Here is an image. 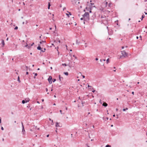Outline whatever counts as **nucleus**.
I'll return each mask as SVG.
<instances>
[{"label":"nucleus","mask_w":147,"mask_h":147,"mask_svg":"<svg viewBox=\"0 0 147 147\" xmlns=\"http://www.w3.org/2000/svg\"><path fill=\"white\" fill-rule=\"evenodd\" d=\"M86 9L88 11L89 10L88 8L87 7L86 8Z\"/></svg>","instance_id":"nucleus-45"},{"label":"nucleus","mask_w":147,"mask_h":147,"mask_svg":"<svg viewBox=\"0 0 147 147\" xmlns=\"http://www.w3.org/2000/svg\"><path fill=\"white\" fill-rule=\"evenodd\" d=\"M26 102H28L30 100V99L28 98H26L25 100Z\"/></svg>","instance_id":"nucleus-8"},{"label":"nucleus","mask_w":147,"mask_h":147,"mask_svg":"<svg viewBox=\"0 0 147 147\" xmlns=\"http://www.w3.org/2000/svg\"><path fill=\"white\" fill-rule=\"evenodd\" d=\"M109 61V58H108L106 61V62H107V63H108Z\"/></svg>","instance_id":"nucleus-23"},{"label":"nucleus","mask_w":147,"mask_h":147,"mask_svg":"<svg viewBox=\"0 0 147 147\" xmlns=\"http://www.w3.org/2000/svg\"><path fill=\"white\" fill-rule=\"evenodd\" d=\"M51 45L53 46H55V45H54V44L52 43L51 44Z\"/></svg>","instance_id":"nucleus-61"},{"label":"nucleus","mask_w":147,"mask_h":147,"mask_svg":"<svg viewBox=\"0 0 147 147\" xmlns=\"http://www.w3.org/2000/svg\"><path fill=\"white\" fill-rule=\"evenodd\" d=\"M56 81V79H54L53 80V82H54L55 81Z\"/></svg>","instance_id":"nucleus-32"},{"label":"nucleus","mask_w":147,"mask_h":147,"mask_svg":"<svg viewBox=\"0 0 147 147\" xmlns=\"http://www.w3.org/2000/svg\"><path fill=\"white\" fill-rule=\"evenodd\" d=\"M88 87H91V86H90L89 85H88Z\"/></svg>","instance_id":"nucleus-53"},{"label":"nucleus","mask_w":147,"mask_h":147,"mask_svg":"<svg viewBox=\"0 0 147 147\" xmlns=\"http://www.w3.org/2000/svg\"><path fill=\"white\" fill-rule=\"evenodd\" d=\"M30 107V106H29V105L28 106H27V107L29 108V107Z\"/></svg>","instance_id":"nucleus-60"},{"label":"nucleus","mask_w":147,"mask_h":147,"mask_svg":"<svg viewBox=\"0 0 147 147\" xmlns=\"http://www.w3.org/2000/svg\"><path fill=\"white\" fill-rule=\"evenodd\" d=\"M26 102L25 101V100H23L22 101V103L23 104H24Z\"/></svg>","instance_id":"nucleus-19"},{"label":"nucleus","mask_w":147,"mask_h":147,"mask_svg":"<svg viewBox=\"0 0 147 147\" xmlns=\"http://www.w3.org/2000/svg\"><path fill=\"white\" fill-rule=\"evenodd\" d=\"M73 56L74 57L75 59H77V57H76L74 55H73Z\"/></svg>","instance_id":"nucleus-35"},{"label":"nucleus","mask_w":147,"mask_h":147,"mask_svg":"<svg viewBox=\"0 0 147 147\" xmlns=\"http://www.w3.org/2000/svg\"><path fill=\"white\" fill-rule=\"evenodd\" d=\"M95 60L96 61L98 60V58H96V59H95Z\"/></svg>","instance_id":"nucleus-42"},{"label":"nucleus","mask_w":147,"mask_h":147,"mask_svg":"<svg viewBox=\"0 0 147 147\" xmlns=\"http://www.w3.org/2000/svg\"><path fill=\"white\" fill-rule=\"evenodd\" d=\"M144 13H145V14L146 15H147V13H146V12H144Z\"/></svg>","instance_id":"nucleus-63"},{"label":"nucleus","mask_w":147,"mask_h":147,"mask_svg":"<svg viewBox=\"0 0 147 147\" xmlns=\"http://www.w3.org/2000/svg\"><path fill=\"white\" fill-rule=\"evenodd\" d=\"M128 109V108H126L125 109H123V111H125L126 110H127Z\"/></svg>","instance_id":"nucleus-17"},{"label":"nucleus","mask_w":147,"mask_h":147,"mask_svg":"<svg viewBox=\"0 0 147 147\" xmlns=\"http://www.w3.org/2000/svg\"><path fill=\"white\" fill-rule=\"evenodd\" d=\"M46 49L45 48H44V50H41V51L42 52H44L46 50Z\"/></svg>","instance_id":"nucleus-15"},{"label":"nucleus","mask_w":147,"mask_h":147,"mask_svg":"<svg viewBox=\"0 0 147 147\" xmlns=\"http://www.w3.org/2000/svg\"><path fill=\"white\" fill-rule=\"evenodd\" d=\"M51 6V4L50 2L49 3L48 6L50 7Z\"/></svg>","instance_id":"nucleus-33"},{"label":"nucleus","mask_w":147,"mask_h":147,"mask_svg":"<svg viewBox=\"0 0 147 147\" xmlns=\"http://www.w3.org/2000/svg\"><path fill=\"white\" fill-rule=\"evenodd\" d=\"M51 125H53V120H52Z\"/></svg>","instance_id":"nucleus-36"},{"label":"nucleus","mask_w":147,"mask_h":147,"mask_svg":"<svg viewBox=\"0 0 147 147\" xmlns=\"http://www.w3.org/2000/svg\"><path fill=\"white\" fill-rule=\"evenodd\" d=\"M64 74L66 76H67L68 75V73L67 72H64Z\"/></svg>","instance_id":"nucleus-14"},{"label":"nucleus","mask_w":147,"mask_h":147,"mask_svg":"<svg viewBox=\"0 0 147 147\" xmlns=\"http://www.w3.org/2000/svg\"><path fill=\"white\" fill-rule=\"evenodd\" d=\"M38 46L37 47V49L38 50H41V49H42V48H41V47L40 46V44H38Z\"/></svg>","instance_id":"nucleus-6"},{"label":"nucleus","mask_w":147,"mask_h":147,"mask_svg":"<svg viewBox=\"0 0 147 147\" xmlns=\"http://www.w3.org/2000/svg\"><path fill=\"white\" fill-rule=\"evenodd\" d=\"M52 79V77L51 76H50L48 79V81L50 84L52 83V81L51 80Z\"/></svg>","instance_id":"nucleus-3"},{"label":"nucleus","mask_w":147,"mask_h":147,"mask_svg":"<svg viewBox=\"0 0 147 147\" xmlns=\"http://www.w3.org/2000/svg\"><path fill=\"white\" fill-rule=\"evenodd\" d=\"M34 44V42H33V43L32 44H31V46H32V45H33Z\"/></svg>","instance_id":"nucleus-49"},{"label":"nucleus","mask_w":147,"mask_h":147,"mask_svg":"<svg viewBox=\"0 0 147 147\" xmlns=\"http://www.w3.org/2000/svg\"><path fill=\"white\" fill-rule=\"evenodd\" d=\"M31 45H28L27 48L29 49L31 47Z\"/></svg>","instance_id":"nucleus-21"},{"label":"nucleus","mask_w":147,"mask_h":147,"mask_svg":"<svg viewBox=\"0 0 147 147\" xmlns=\"http://www.w3.org/2000/svg\"><path fill=\"white\" fill-rule=\"evenodd\" d=\"M62 7V5H60V7Z\"/></svg>","instance_id":"nucleus-62"},{"label":"nucleus","mask_w":147,"mask_h":147,"mask_svg":"<svg viewBox=\"0 0 147 147\" xmlns=\"http://www.w3.org/2000/svg\"><path fill=\"white\" fill-rule=\"evenodd\" d=\"M18 82H19V83H20L21 81H20V77H19V76H18Z\"/></svg>","instance_id":"nucleus-13"},{"label":"nucleus","mask_w":147,"mask_h":147,"mask_svg":"<svg viewBox=\"0 0 147 147\" xmlns=\"http://www.w3.org/2000/svg\"><path fill=\"white\" fill-rule=\"evenodd\" d=\"M1 123V118L0 117V123Z\"/></svg>","instance_id":"nucleus-44"},{"label":"nucleus","mask_w":147,"mask_h":147,"mask_svg":"<svg viewBox=\"0 0 147 147\" xmlns=\"http://www.w3.org/2000/svg\"><path fill=\"white\" fill-rule=\"evenodd\" d=\"M30 131H35L33 129H30Z\"/></svg>","instance_id":"nucleus-26"},{"label":"nucleus","mask_w":147,"mask_h":147,"mask_svg":"<svg viewBox=\"0 0 147 147\" xmlns=\"http://www.w3.org/2000/svg\"><path fill=\"white\" fill-rule=\"evenodd\" d=\"M100 102L101 104H102V102L101 100H100Z\"/></svg>","instance_id":"nucleus-40"},{"label":"nucleus","mask_w":147,"mask_h":147,"mask_svg":"<svg viewBox=\"0 0 147 147\" xmlns=\"http://www.w3.org/2000/svg\"><path fill=\"white\" fill-rule=\"evenodd\" d=\"M67 109H68L67 108V107H65V109H66V110H67Z\"/></svg>","instance_id":"nucleus-50"},{"label":"nucleus","mask_w":147,"mask_h":147,"mask_svg":"<svg viewBox=\"0 0 147 147\" xmlns=\"http://www.w3.org/2000/svg\"><path fill=\"white\" fill-rule=\"evenodd\" d=\"M68 12L69 13V15H71V12Z\"/></svg>","instance_id":"nucleus-34"},{"label":"nucleus","mask_w":147,"mask_h":147,"mask_svg":"<svg viewBox=\"0 0 147 147\" xmlns=\"http://www.w3.org/2000/svg\"><path fill=\"white\" fill-rule=\"evenodd\" d=\"M60 113H61V114H62V111H61V110H60Z\"/></svg>","instance_id":"nucleus-46"},{"label":"nucleus","mask_w":147,"mask_h":147,"mask_svg":"<svg viewBox=\"0 0 147 147\" xmlns=\"http://www.w3.org/2000/svg\"><path fill=\"white\" fill-rule=\"evenodd\" d=\"M89 12H90V13H91V12H92V11H91V8H90V9Z\"/></svg>","instance_id":"nucleus-28"},{"label":"nucleus","mask_w":147,"mask_h":147,"mask_svg":"<svg viewBox=\"0 0 147 147\" xmlns=\"http://www.w3.org/2000/svg\"><path fill=\"white\" fill-rule=\"evenodd\" d=\"M28 72H27H27H26V74L27 75H28Z\"/></svg>","instance_id":"nucleus-54"},{"label":"nucleus","mask_w":147,"mask_h":147,"mask_svg":"<svg viewBox=\"0 0 147 147\" xmlns=\"http://www.w3.org/2000/svg\"><path fill=\"white\" fill-rule=\"evenodd\" d=\"M49 134L47 135V137H49Z\"/></svg>","instance_id":"nucleus-56"},{"label":"nucleus","mask_w":147,"mask_h":147,"mask_svg":"<svg viewBox=\"0 0 147 147\" xmlns=\"http://www.w3.org/2000/svg\"><path fill=\"white\" fill-rule=\"evenodd\" d=\"M90 4L91 5H94V3H90Z\"/></svg>","instance_id":"nucleus-41"},{"label":"nucleus","mask_w":147,"mask_h":147,"mask_svg":"<svg viewBox=\"0 0 147 147\" xmlns=\"http://www.w3.org/2000/svg\"><path fill=\"white\" fill-rule=\"evenodd\" d=\"M121 54L122 55L120 56L119 59H121L123 57H127L128 55V54L125 51H121Z\"/></svg>","instance_id":"nucleus-2"},{"label":"nucleus","mask_w":147,"mask_h":147,"mask_svg":"<svg viewBox=\"0 0 147 147\" xmlns=\"http://www.w3.org/2000/svg\"><path fill=\"white\" fill-rule=\"evenodd\" d=\"M62 65H65V66H66L67 65L65 63H63Z\"/></svg>","instance_id":"nucleus-25"},{"label":"nucleus","mask_w":147,"mask_h":147,"mask_svg":"<svg viewBox=\"0 0 147 147\" xmlns=\"http://www.w3.org/2000/svg\"><path fill=\"white\" fill-rule=\"evenodd\" d=\"M22 132L23 134H24V132H25V129H24V127L23 125H22Z\"/></svg>","instance_id":"nucleus-5"},{"label":"nucleus","mask_w":147,"mask_h":147,"mask_svg":"<svg viewBox=\"0 0 147 147\" xmlns=\"http://www.w3.org/2000/svg\"><path fill=\"white\" fill-rule=\"evenodd\" d=\"M84 19V18H83H83H80V20H83Z\"/></svg>","instance_id":"nucleus-39"},{"label":"nucleus","mask_w":147,"mask_h":147,"mask_svg":"<svg viewBox=\"0 0 147 147\" xmlns=\"http://www.w3.org/2000/svg\"><path fill=\"white\" fill-rule=\"evenodd\" d=\"M139 37H140V38H141V40H142V38H142V36H141L140 35V36H139Z\"/></svg>","instance_id":"nucleus-47"},{"label":"nucleus","mask_w":147,"mask_h":147,"mask_svg":"<svg viewBox=\"0 0 147 147\" xmlns=\"http://www.w3.org/2000/svg\"><path fill=\"white\" fill-rule=\"evenodd\" d=\"M26 70H28V67L27 66H26Z\"/></svg>","instance_id":"nucleus-51"},{"label":"nucleus","mask_w":147,"mask_h":147,"mask_svg":"<svg viewBox=\"0 0 147 147\" xmlns=\"http://www.w3.org/2000/svg\"><path fill=\"white\" fill-rule=\"evenodd\" d=\"M37 75V73H35V76H36Z\"/></svg>","instance_id":"nucleus-43"},{"label":"nucleus","mask_w":147,"mask_h":147,"mask_svg":"<svg viewBox=\"0 0 147 147\" xmlns=\"http://www.w3.org/2000/svg\"><path fill=\"white\" fill-rule=\"evenodd\" d=\"M1 129L2 130H4V128L3 127H1Z\"/></svg>","instance_id":"nucleus-37"},{"label":"nucleus","mask_w":147,"mask_h":147,"mask_svg":"<svg viewBox=\"0 0 147 147\" xmlns=\"http://www.w3.org/2000/svg\"><path fill=\"white\" fill-rule=\"evenodd\" d=\"M107 4H108V2H106L105 3V5H106V7H107Z\"/></svg>","instance_id":"nucleus-30"},{"label":"nucleus","mask_w":147,"mask_h":147,"mask_svg":"<svg viewBox=\"0 0 147 147\" xmlns=\"http://www.w3.org/2000/svg\"><path fill=\"white\" fill-rule=\"evenodd\" d=\"M28 45L26 43V45L25 46H24V47H28Z\"/></svg>","instance_id":"nucleus-38"},{"label":"nucleus","mask_w":147,"mask_h":147,"mask_svg":"<svg viewBox=\"0 0 147 147\" xmlns=\"http://www.w3.org/2000/svg\"><path fill=\"white\" fill-rule=\"evenodd\" d=\"M82 77L83 78H85V76H84V75H82Z\"/></svg>","instance_id":"nucleus-48"},{"label":"nucleus","mask_w":147,"mask_h":147,"mask_svg":"<svg viewBox=\"0 0 147 147\" xmlns=\"http://www.w3.org/2000/svg\"><path fill=\"white\" fill-rule=\"evenodd\" d=\"M132 94H133V95H134V92H132Z\"/></svg>","instance_id":"nucleus-52"},{"label":"nucleus","mask_w":147,"mask_h":147,"mask_svg":"<svg viewBox=\"0 0 147 147\" xmlns=\"http://www.w3.org/2000/svg\"><path fill=\"white\" fill-rule=\"evenodd\" d=\"M52 28H49V29H50V30H52Z\"/></svg>","instance_id":"nucleus-64"},{"label":"nucleus","mask_w":147,"mask_h":147,"mask_svg":"<svg viewBox=\"0 0 147 147\" xmlns=\"http://www.w3.org/2000/svg\"><path fill=\"white\" fill-rule=\"evenodd\" d=\"M79 43H80V42H78V40H77L76 42V44H79Z\"/></svg>","instance_id":"nucleus-27"},{"label":"nucleus","mask_w":147,"mask_h":147,"mask_svg":"<svg viewBox=\"0 0 147 147\" xmlns=\"http://www.w3.org/2000/svg\"><path fill=\"white\" fill-rule=\"evenodd\" d=\"M95 91V90H93V91H92V92H93V93H94V92Z\"/></svg>","instance_id":"nucleus-59"},{"label":"nucleus","mask_w":147,"mask_h":147,"mask_svg":"<svg viewBox=\"0 0 147 147\" xmlns=\"http://www.w3.org/2000/svg\"><path fill=\"white\" fill-rule=\"evenodd\" d=\"M46 42L45 41L42 40L40 42V44H41L42 43H45Z\"/></svg>","instance_id":"nucleus-11"},{"label":"nucleus","mask_w":147,"mask_h":147,"mask_svg":"<svg viewBox=\"0 0 147 147\" xmlns=\"http://www.w3.org/2000/svg\"><path fill=\"white\" fill-rule=\"evenodd\" d=\"M18 29V27L17 26H16L15 28H14V30H17Z\"/></svg>","instance_id":"nucleus-24"},{"label":"nucleus","mask_w":147,"mask_h":147,"mask_svg":"<svg viewBox=\"0 0 147 147\" xmlns=\"http://www.w3.org/2000/svg\"><path fill=\"white\" fill-rule=\"evenodd\" d=\"M46 91L47 92L48 90V89L47 88H46Z\"/></svg>","instance_id":"nucleus-57"},{"label":"nucleus","mask_w":147,"mask_h":147,"mask_svg":"<svg viewBox=\"0 0 147 147\" xmlns=\"http://www.w3.org/2000/svg\"><path fill=\"white\" fill-rule=\"evenodd\" d=\"M36 127L34 125L33 126V129L34 130V129H36Z\"/></svg>","instance_id":"nucleus-16"},{"label":"nucleus","mask_w":147,"mask_h":147,"mask_svg":"<svg viewBox=\"0 0 147 147\" xmlns=\"http://www.w3.org/2000/svg\"><path fill=\"white\" fill-rule=\"evenodd\" d=\"M59 80L60 81H61V79H63V78L62 77H61V76L60 75H59Z\"/></svg>","instance_id":"nucleus-10"},{"label":"nucleus","mask_w":147,"mask_h":147,"mask_svg":"<svg viewBox=\"0 0 147 147\" xmlns=\"http://www.w3.org/2000/svg\"><path fill=\"white\" fill-rule=\"evenodd\" d=\"M86 145L87 146V147H90L87 144H86Z\"/></svg>","instance_id":"nucleus-58"},{"label":"nucleus","mask_w":147,"mask_h":147,"mask_svg":"<svg viewBox=\"0 0 147 147\" xmlns=\"http://www.w3.org/2000/svg\"><path fill=\"white\" fill-rule=\"evenodd\" d=\"M111 5V4L110 3H109L108 4V6L109 7H110Z\"/></svg>","instance_id":"nucleus-29"},{"label":"nucleus","mask_w":147,"mask_h":147,"mask_svg":"<svg viewBox=\"0 0 147 147\" xmlns=\"http://www.w3.org/2000/svg\"><path fill=\"white\" fill-rule=\"evenodd\" d=\"M66 15L68 16L69 17V14H67V13H66Z\"/></svg>","instance_id":"nucleus-55"},{"label":"nucleus","mask_w":147,"mask_h":147,"mask_svg":"<svg viewBox=\"0 0 147 147\" xmlns=\"http://www.w3.org/2000/svg\"><path fill=\"white\" fill-rule=\"evenodd\" d=\"M85 103V102L84 101H82V106H84V104Z\"/></svg>","instance_id":"nucleus-18"},{"label":"nucleus","mask_w":147,"mask_h":147,"mask_svg":"<svg viewBox=\"0 0 147 147\" xmlns=\"http://www.w3.org/2000/svg\"><path fill=\"white\" fill-rule=\"evenodd\" d=\"M100 61H105V59H103V60L100 59Z\"/></svg>","instance_id":"nucleus-31"},{"label":"nucleus","mask_w":147,"mask_h":147,"mask_svg":"<svg viewBox=\"0 0 147 147\" xmlns=\"http://www.w3.org/2000/svg\"><path fill=\"white\" fill-rule=\"evenodd\" d=\"M59 123L58 122H57L56 123V125L55 126L56 127H60L59 125H58Z\"/></svg>","instance_id":"nucleus-12"},{"label":"nucleus","mask_w":147,"mask_h":147,"mask_svg":"<svg viewBox=\"0 0 147 147\" xmlns=\"http://www.w3.org/2000/svg\"><path fill=\"white\" fill-rule=\"evenodd\" d=\"M105 147H111V146L109 145H106Z\"/></svg>","instance_id":"nucleus-22"},{"label":"nucleus","mask_w":147,"mask_h":147,"mask_svg":"<svg viewBox=\"0 0 147 147\" xmlns=\"http://www.w3.org/2000/svg\"><path fill=\"white\" fill-rule=\"evenodd\" d=\"M145 16L144 15H143L142 17L141 20H142L143 19L144 17Z\"/></svg>","instance_id":"nucleus-20"},{"label":"nucleus","mask_w":147,"mask_h":147,"mask_svg":"<svg viewBox=\"0 0 147 147\" xmlns=\"http://www.w3.org/2000/svg\"><path fill=\"white\" fill-rule=\"evenodd\" d=\"M107 104L105 102H103L102 104V106L105 107H107Z\"/></svg>","instance_id":"nucleus-7"},{"label":"nucleus","mask_w":147,"mask_h":147,"mask_svg":"<svg viewBox=\"0 0 147 147\" xmlns=\"http://www.w3.org/2000/svg\"><path fill=\"white\" fill-rule=\"evenodd\" d=\"M56 41H57L59 43L61 42L60 40L58 38H57L56 40H54V42L55 43V44L57 43Z\"/></svg>","instance_id":"nucleus-4"},{"label":"nucleus","mask_w":147,"mask_h":147,"mask_svg":"<svg viewBox=\"0 0 147 147\" xmlns=\"http://www.w3.org/2000/svg\"><path fill=\"white\" fill-rule=\"evenodd\" d=\"M1 43L2 44L3 47L4 46L5 44L4 40H2Z\"/></svg>","instance_id":"nucleus-9"},{"label":"nucleus","mask_w":147,"mask_h":147,"mask_svg":"<svg viewBox=\"0 0 147 147\" xmlns=\"http://www.w3.org/2000/svg\"><path fill=\"white\" fill-rule=\"evenodd\" d=\"M83 17L84 18V21H87L89 20V15L88 12H85L84 14L83 15Z\"/></svg>","instance_id":"nucleus-1"}]
</instances>
